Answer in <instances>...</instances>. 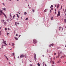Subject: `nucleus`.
<instances>
[{"mask_svg":"<svg viewBox=\"0 0 66 66\" xmlns=\"http://www.w3.org/2000/svg\"><path fill=\"white\" fill-rule=\"evenodd\" d=\"M3 4L4 5V6H5V5H4V4L3 3Z\"/></svg>","mask_w":66,"mask_h":66,"instance_id":"nucleus-36","label":"nucleus"},{"mask_svg":"<svg viewBox=\"0 0 66 66\" xmlns=\"http://www.w3.org/2000/svg\"><path fill=\"white\" fill-rule=\"evenodd\" d=\"M4 56H5V57H6V58H7V57H6V56H5V55H4Z\"/></svg>","mask_w":66,"mask_h":66,"instance_id":"nucleus-38","label":"nucleus"},{"mask_svg":"<svg viewBox=\"0 0 66 66\" xmlns=\"http://www.w3.org/2000/svg\"><path fill=\"white\" fill-rule=\"evenodd\" d=\"M61 58H62V57H64V56H61Z\"/></svg>","mask_w":66,"mask_h":66,"instance_id":"nucleus-39","label":"nucleus"},{"mask_svg":"<svg viewBox=\"0 0 66 66\" xmlns=\"http://www.w3.org/2000/svg\"><path fill=\"white\" fill-rule=\"evenodd\" d=\"M20 14V13H19V14Z\"/></svg>","mask_w":66,"mask_h":66,"instance_id":"nucleus-63","label":"nucleus"},{"mask_svg":"<svg viewBox=\"0 0 66 66\" xmlns=\"http://www.w3.org/2000/svg\"><path fill=\"white\" fill-rule=\"evenodd\" d=\"M7 30V28H5V30Z\"/></svg>","mask_w":66,"mask_h":66,"instance_id":"nucleus-42","label":"nucleus"},{"mask_svg":"<svg viewBox=\"0 0 66 66\" xmlns=\"http://www.w3.org/2000/svg\"><path fill=\"white\" fill-rule=\"evenodd\" d=\"M51 10H53V8H51Z\"/></svg>","mask_w":66,"mask_h":66,"instance_id":"nucleus-45","label":"nucleus"},{"mask_svg":"<svg viewBox=\"0 0 66 66\" xmlns=\"http://www.w3.org/2000/svg\"><path fill=\"white\" fill-rule=\"evenodd\" d=\"M57 17H58V15H57Z\"/></svg>","mask_w":66,"mask_h":66,"instance_id":"nucleus-60","label":"nucleus"},{"mask_svg":"<svg viewBox=\"0 0 66 66\" xmlns=\"http://www.w3.org/2000/svg\"><path fill=\"white\" fill-rule=\"evenodd\" d=\"M2 14H3V12L1 10H0V16L2 15Z\"/></svg>","mask_w":66,"mask_h":66,"instance_id":"nucleus-6","label":"nucleus"},{"mask_svg":"<svg viewBox=\"0 0 66 66\" xmlns=\"http://www.w3.org/2000/svg\"><path fill=\"white\" fill-rule=\"evenodd\" d=\"M58 15L59 16H60V11H59L58 13Z\"/></svg>","mask_w":66,"mask_h":66,"instance_id":"nucleus-7","label":"nucleus"},{"mask_svg":"<svg viewBox=\"0 0 66 66\" xmlns=\"http://www.w3.org/2000/svg\"><path fill=\"white\" fill-rule=\"evenodd\" d=\"M35 10L34 9L32 10V12H35Z\"/></svg>","mask_w":66,"mask_h":66,"instance_id":"nucleus-24","label":"nucleus"},{"mask_svg":"<svg viewBox=\"0 0 66 66\" xmlns=\"http://www.w3.org/2000/svg\"><path fill=\"white\" fill-rule=\"evenodd\" d=\"M8 30H10V28H8Z\"/></svg>","mask_w":66,"mask_h":66,"instance_id":"nucleus-52","label":"nucleus"},{"mask_svg":"<svg viewBox=\"0 0 66 66\" xmlns=\"http://www.w3.org/2000/svg\"><path fill=\"white\" fill-rule=\"evenodd\" d=\"M20 36H21V35H20L18 37H20Z\"/></svg>","mask_w":66,"mask_h":66,"instance_id":"nucleus-44","label":"nucleus"},{"mask_svg":"<svg viewBox=\"0 0 66 66\" xmlns=\"http://www.w3.org/2000/svg\"><path fill=\"white\" fill-rule=\"evenodd\" d=\"M0 30H1V27H0Z\"/></svg>","mask_w":66,"mask_h":66,"instance_id":"nucleus-54","label":"nucleus"},{"mask_svg":"<svg viewBox=\"0 0 66 66\" xmlns=\"http://www.w3.org/2000/svg\"><path fill=\"white\" fill-rule=\"evenodd\" d=\"M7 21H8V22H9V19H8V20H7Z\"/></svg>","mask_w":66,"mask_h":66,"instance_id":"nucleus-46","label":"nucleus"},{"mask_svg":"<svg viewBox=\"0 0 66 66\" xmlns=\"http://www.w3.org/2000/svg\"><path fill=\"white\" fill-rule=\"evenodd\" d=\"M2 31H1L0 32V34H1V32H2Z\"/></svg>","mask_w":66,"mask_h":66,"instance_id":"nucleus-33","label":"nucleus"},{"mask_svg":"<svg viewBox=\"0 0 66 66\" xmlns=\"http://www.w3.org/2000/svg\"><path fill=\"white\" fill-rule=\"evenodd\" d=\"M27 14V12H24V15H26V14Z\"/></svg>","mask_w":66,"mask_h":66,"instance_id":"nucleus-23","label":"nucleus"},{"mask_svg":"<svg viewBox=\"0 0 66 66\" xmlns=\"http://www.w3.org/2000/svg\"><path fill=\"white\" fill-rule=\"evenodd\" d=\"M9 64H11V63L10 62H9Z\"/></svg>","mask_w":66,"mask_h":66,"instance_id":"nucleus-56","label":"nucleus"},{"mask_svg":"<svg viewBox=\"0 0 66 66\" xmlns=\"http://www.w3.org/2000/svg\"><path fill=\"white\" fill-rule=\"evenodd\" d=\"M33 43L34 44H35L37 43V41L36 40V39H34L33 40Z\"/></svg>","mask_w":66,"mask_h":66,"instance_id":"nucleus-2","label":"nucleus"},{"mask_svg":"<svg viewBox=\"0 0 66 66\" xmlns=\"http://www.w3.org/2000/svg\"><path fill=\"white\" fill-rule=\"evenodd\" d=\"M1 21L3 23V22L5 26H6V22H5V21L4 20V19H2L1 20Z\"/></svg>","mask_w":66,"mask_h":66,"instance_id":"nucleus-1","label":"nucleus"},{"mask_svg":"<svg viewBox=\"0 0 66 66\" xmlns=\"http://www.w3.org/2000/svg\"><path fill=\"white\" fill-rule=\"evenodd\" d=\"M24 55L23 54H22L20 56V58H22V57H24Z\"/></svg>","mask_w":66,"mask_h":66,"instance_id":"nucleus-5","label":"nucleus"},{"mask_svg":"<svg viewBox=\"0 0 66 66\" xmlns=\"http://www.w3.org/2000/svg\"><path fill=\"white\" fill-rule=\"evenodd\" d=\"M13 55L14 56L15 55V53H13Z\"/></svg>","mask_w":66,"mask_h":66,"instance_id":"nucleus-25","label":"nucleus"},{"mask_svg":"<svg viewBox=\"0 0 66 66\" xmlns=\"http://www.w3.org/2000/svg\"><path fill=\"white\" fill-rule=\"evenodd\" d=\"M3 14L4 15L5 17V18H6V15H5V14H4V13H3Z\"/></svg>","mask_w":66,"mask_h":66,"instance_id":"nucleus-10","label":"nucleus"},{"mask_svg":"<svg viewBox=\"0 0 66 66\" xmlns=\"http://www.w3.org/2000/svg\"><path fill=\"white\" fill-rule=\"evenodd\" d=\"M5 42H6V41H4L3 42V43L4 44H5V45H7V44H6V43H5Z\"/></svg>","mask_w":66,"mask_h":66,"instance_id":"nucleus-8","label":"nucleus"},{"mask_svg":"<svg viewBox=\"0 0 66 66\" xmlns=\"http://www.w3.org/2000/svg\"><path fill=\"white\" fill-rule=\"evenodd\" d=\"M59 6H60V5H59V4H58L57 5V9H58L59 8Z\"/></svg>","mask_w":66,"mask_h":66,"instance_id":"nucleus-12","label":"nucleus"},{"mask_svg":"<svg viewBox=\"0 0 66 66\" xmlns=\"http://www.w3.org/2000/svg\"><path fill=\"white\" fill-rule=\"evenodd\" d=\"M14 17H15V15H14L13 17V18H14Z\"/></svg>","mask_w":66,"mask_h":66,"instance_id":"nucleus-35","label":"nucleus"},{"mask_svg":"<svg viewBox=\"0 0 66 66\" xmlns=\"http://www.w3.org/2000/svg\"><path fill=\"white\" fill-rule=\"evenodd\" d=\"M6 59H7V60H8V61H9V59H8V58H7H7H6Z\"/></svg>","mask_w":66,"mask_h":66,"instance_id":"nucleus-43","label":"nucleus"},{"mask_svg":"<svg viewBox=\"0 0 66 66\" xmlns=\"http://www.w3.org/2000/svg\"><path fill=\"white\" fill-rule=\"evenodd\" d=\"M64 21H65V23H66V19H65Z\"/></svg>","mask_w":66,"mask_h":66,"instance_id":"nucleus-27","label":"nucleus"},{"mask_svg":"<svg viewBox=\"0 0 66 66\" xmlns=\"http://www.w3.org/2000/svg\"><path fill=\"white\" fill-rule=\"evenodd\" d=\"M54 62L53 61V63H52V65H53V64H54Z\"/></svg>","mask_w":66,"mask_h":66,"instance_id":"nucleus-22","label":"nucleus"},{"mask_svg":"<svg viewBox=\"0 0 66 66\" xmlns=\"http://www.w3.org/2000/svg\"><path fill=\"white\" fill-rule=\"evenodd\" d=\"M44 62H43V64H44Z\"/></svg>","mask_w":66,"mask_h":66,"instance_id":"nucleus-50","label":"nucleus"},{"mask_svg":"<svg viewBox=\"0 0 66 66\" xmlns=\"http://www.w3.org/2000/svg\"><path fill=\"white\" fill-rule=\"evenodd\" d=\"M55 6L56 7V5H55Z\"/></svg>","mask_w":66,"mask_h":66,"instance_id":"nucleus-49","label":"nucleus"},{"mask_svg":"<svg viewBox=\"0 0 66 66\" xmlns=\"http://www.w3.org/2000/svg\"><path fill=\"white\" fill-rule=\"evenodd\" d=\"M30 66H33V65H32V64H30Z\"/></svg>","mask_w":66,"mask_h":66,"instance_id":"nucleus-40","label":"nucleus"},{"mask_svg":"<svg viewBox=\"0 0 66 66\" xmlns=\"http://www.w3.org/2000/svg\"><path fill=\"white\" fill-rule=\"evenodd\" d=\"M13 48H15V46H13Z\"/></svg>","mask_w":66,"mask_h":66,"instance_id":"nucleus-59","label":"nucleus"},{"mask_svg":"<svg viewBox=\"0 0 66 66\" xmlns=\"http://www.w3.org/2000/svg\"><path fill=\"white\" fill-rule=\"evenodd\" d=\"M45 66H47V65H46V64H45Z\"/></svg>","mask_w":66,"mask_h":66,"instance_id":"nucleus-64","label":"nucleus"},{"mask_svg":"<svg viewBox=\"0 0 66 66\" xmlns=\"http://www.w3.org/2000/svg\"><path fill=\"white\" fill-rule=\"evenodd\" d=\"M15 45V44L14 43H12V46H14Z\"/></svg>","mask_w":66,"mask_h":66,"instance_id":"nucleus-15","label":"nucleus"},{"mask_svg":"<svg viewBox=\"0 0 66 66\" xmlns=\"http://www.w3.org/2000/svg\"><path fill=\"white\" fill-rule=\"evenodd\" d=\"M9 33H8L7 32V35H9Z\"/></svg>","mask_w":66,"mask_h":66,"instance_id":"nucleus-31","label":"nucleus"},{"mask_svg":"<svg viewBox=\"0 0 66 66\" xmlns=\"http://www.w3.org/2000/svg\"><path fill=\"white\" fill-rule=\"evenodd\" d=\"M61 30V27H59V30Z\"/></svg>","mask_w":66,"mask_h":66,"instance_id":"nucleus-34","label":"nucleus"},{"mask_svg":"<svg viewBox=\"0 0 66 66\" xmlns=\"http://www.w3.org/2000/svg\"><path fill=\"white\" fill-rule=\"evenodd\" d=\"M51 7H53V6L52 5L50 7V8H51Z\"/></svg>","mask_w":66,"mask_h":66,"instance_id":"nucleus-19","label":"nucleus"},{"mask_svg":"<svg viewBox=\"0 0 66 66\" xmlns=\"http://www.w3.org/2000/svg\"><path fill=\"white\" fill-rule=\"evenodd\" d=\"M37 65L38 66H40V64H39V63H38Z\"/></svg>","mask_w":66,"mask_h":66,"instance_id":"nucleus-16","label":"nucleus"},{"mask_svg":"<svg viewBox=\"0 0 66 66\" xmlns=\"http://www.w3.org/2000/svg\"><path fill=\"white\" fill-rule=\"evenodd\" d=\"M14 38L16 40H18V38H17L16 37H15Z\"/></svg>","mask_w":66,"mask_h":66,"instance_id":"nucleus-11","label":"nucleus"},{"mask_svg":"<svg viewBox=\"0 0 66 66\" xmlns=\"http://www.w3.org/2000/svg\"><path fill=\"white\" fill-rule=\"evenodd\" d=\"M24 56V57H25V58H27V55H25Z\"/></svg>","mask_w":66,"mask_h":66,"instance_id":"nucleus-17","label":"nucleus"},{"mask_svg":"<svg viewBox=\"0 0 66 66\" xmlns=\"http://www.w3.org/2000/svg\"><path fill=\"white\" fill-rule=\"evenodd\" d=\"M64 56H66V55H64Z\"/></svg>","mask_w":66,"mask_h":66,"instance_id":"nucleus-57","label":"nucleus"},{"mask_svg":"<svg viewBox=\"0 0 66 66\" xmlns=\"http://www.w3.org/2000/svg\"><path fill=\"white\" fill-rule=\"evenodd\" d=\"M10 44H11V43H9V45H11Z\"/></svg>","mask_w":66,"mask_h":66,"instance_id":"nucleus-53","label":"nucleus"},{"mask_svg":"<svg viewBox=\"0 0 66 66\" xmlns=\"http://www.w3.org/2000/svg\"><path fill=\"white\" fill-rule=\"evenodd\" d=\"M62 7H63V6H62V5L61 6V8L60 9H62Z\"/></svg>","mask_w":66,"mask_h":66,"instance_id":"nucleus-29","label":"nucleus"},{"mask_svg":"<svg viewBox=\"0 0 66 66\" xmlns=\"http://www.w3.org/2000/svg\"><path fill=\"white\" fill-rule=\"evenodd\" d=\"M1 35V34H0V35Z\"/></svg>","mask_w":66,"mask_h":66,"instance_id":"nucleus-61","label":"nucleus"},{"mask_svg":"<svg viewBox=\"0 0 66 66\" xmlns=\"http://www.w3.org/2000/svg\"><path fill=\"white\" fill-rule=\"evenodd\" d=\"M16 36H18V35L16 34Z\"/></svg>","mask_w":66,"mask_h":66,"instance_id":"nucleus-37","label":"nucleus"},{"mask_svg":"<svg viewBox=\"0 0 66 66\" xmlns=\"http://www.w3.org/2000/svg\"><path fill=\"white\" fill-rule=\"evenodd\" d=\"M34 57L35 58V60L36 61V54L35 53L34 54Z\"/></svg>","mask_w":66,"mask_h":66,"instance_id":"nucleus-4","label":"nucleus"},{"mask_svg":"<svg viewBox=\"0 0 66 66\" xmlns=\"http://www.w3.org/2000/svg\"><path fill=\"white\" fill-rule=\"evenodd\" d=\"M54 55H56V53H54Z\"/></svg>","mask_w":66,"mask_h":66,"instance_id":"nucleus-32","label":"nucleus"},{"mask_svg":"<svg viewBox=\"0 0 66 66\" xmlns=\"http://www.w3.org/2000/svg\"><path fill=\"white\" fill-rule=\"evenodd\" d=\"M3 10L4 11H6V9L5 8H3Z\"/></svg>","mask_w":66,"mask_h":66,"instance_id":"nucleus-14","label":"nucleus"},{"mask_svg":"<svg viewBox=\"0 0 66 66\" xmlns=\"http://www.w3.org/2000/svg\"><path fill=\"white\" fill-rule=\"evenodd\" d=\"M17 22H15V26H17Z\"/></svg>","mask_w":66,"mask_h":66,"instance_id":"nucleus-13","label":"nucleus"},{"mask_svg":"<svg viewBox=\"0 0 66 66\" xmlns=\"http://www.w3.org/2000/svg\"><path fill=\"white\" fill-rule=\"evenodd\" d=\"M28 18H26L25 20H28Z\"/></svg>","mask_w":66,"mask_h":66,"instance_id":"nucleus-26","label":"nucleus"},{"mask_svg":"<svg viewBox=\"0 0 66 66\" xmlns=\"http://www.w3.org/2000/svg\"><path fill=\"white\" fill-rule=\"evenodd\" d=\"M65 12H66V9H65Z\"/></svg>","mask_w":66,"mask_h":66,"instance_id":"nucleus-48","label":"nucleus"},{"mask_svg":"<svg viewBox=\"0 0 66 66\" xmlns=\"http://www.w3.org/2000/svg\"><path fill=\"white\" fill-rule=\"evenodd\" d=\"M55 12H56V9H55Z\"/></svg>","mask_w":66,"mask_h":66,"instance_id":"nucleus-58","label":"nucleus"},{"mask_svg":"<svg viewBox=\"0 0 66 66\" xmlns=\"http://www.w3.org/2000/svg\"><path fill=\"white\" fill-rule=\"evenodd\" d=\"M46 11H47V9H45V10H44V12H46Z\"/></svg>","mask_w":66,"mask_h":66,"instance_id":"nucleus-30","label":"nucleus"},{"mask_svg":"<svg viewBox=\"0 0 66 66\" xmlns=\"http://www.w3.org/2000/svg\"><path fill=\"white\" fill-rule=\"evenodd\" d=\"M63 11H64V13H65V11H64V9L63 10Z\"/></svg>","mask_w":66,"mask_h":66,"instance_id":"nucleus-55","label":"nucleus"},{"mask_svg":"<svg viewBox=\"0 0 66 66\" xmlns=\"http://www.w3.org/2000/svg\"><path fill=\"white\" fill-rule=\"evenodd\" d=\"M43 57H44V55H43Z\"/></svg>","mask_w":66,"mask_h":66,"instance_id":"nucleus-47","label":"nucleus"},{"mask_svg":"<svg viewBox=\"0 0 66 66\" xmlns=\"http://www.w3.org/2000/svg\"><path fill=\"white\" fill-rule=\"evenodd\" d=\"M53 45L54 44H51V45H50V47H51V46H53Z\"/></svg>","mask_w":66,"mask_h":66,"instance_id":"nucleus-9","label":"nucleus"},{"mask_svg":"<svg viewBox=\"0 0 66 66\" xmlns=\"http://www.w3.org/2000/svg\"><path fill=\"white\" fill-rule=\"evenodd\" d=\"M16 15H17V16L18 17V18H19V15H18L17 14H16Z\"/></svg>","mask_w":66,"mask_h":66,"instance_id":"nucleus-20","label":"nucleus"},{"mask_svg":"<svg viewBox=\"0 0 66 66\" xmlns=\"http://www.w3.org/2000/svg\"><path fill=\"white\" fill-rule=\"evenodd\" d=\"M50 11L51 13V10H50Z\"/></svg>","mask_w":66,"mask_h":66,"instance_id":"nucleus-51","label":"nucleus"},{"mask_svg":"<svg viewBox=\"0 0 66 66\" xmlns=\"http://www.w3.org/2000/svg\"><path fill=\"white\" fill-rule=\"evenodd\" d=\"M51 20H53V17H51Z\"/></svg>","mask_w":66,"mask_h":66,"instance_id":"nucleus-21","label":"nucleus"},{"mask_svg":"<svg viewBox=\"0 0 66 66\" xmlns=\"http://www.w3.org/2000/svg\"><path fill=\"white\" fill-rule=\"evenodd\" d=\"M17 23L18 24H19V23Z\"/></svg>","mask_w":66,"mask_h":66,"instance_id":"nucleus-41","label":"nucleus"},{"mask_svg":"<svg viewBox=\"0 0 66 66\" xmlns=\"http://www.w3.org/2000/svg\"><path fill=\"white\" fill-rule=\"evenodd\" d=\"M61 53H62V52H58V57H59L60 54H61Z\"/></svg>","mask_w":66,"mask_h":66,"instance_id":"nucleus-3","label":"nucleus"},{"mask_svg":"<svg viewBox=\"0 0 66 66\" xmlns=\"http://www.w3.org/2000/svg\"><path fill=\"white\" fill-rule=\"evenodd\" d=\"M55 57H54V58H53V59H54V60H55Z\"/></svg>","mask_w":66,"mask_h":66,"instance_id":"nucleus-28","label":"nucleus"},{"mask_svg":"<svg viewBox=\"0 0 66 66\" xmlns=\"http://www.w3.org/2000/svg\"><path fill=\"white\" fill-rule=\"evenodd\" d=\"M5 46V45H2V48H4V47H3V46Z\"/></svg>","mask_w":66,"mask_h":66,"instance_id":"nucleus-18","label":"nucleus"},{"mask_svg":"<svg viewBox=\"0 0 66 66\" xmlns=\"http://www.w3.org/2000/svg\"><path fill=\"white\" fill-rule=\"evenodd\" d=\"M3 41H4V39H3Z\"/></svg>","mask_w":66,"mask_h":66,"instance_id":"nucleus-62","label":"nucleus"}]
</instances>
